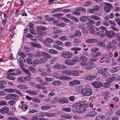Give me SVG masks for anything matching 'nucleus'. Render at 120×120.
I'll use <instances>...</instances> for the list:
<instances>
[{"instance_id": "1", "label": "nucleus", "mask_w": 120, "mask_h": 120, "mask_svg": "<svg viewBox=\"0 0 120 120\" xmlns=\"http://www.w3.org/2000/svg\"><path fill=\"white\" fill-rule=\"evenodd\" d=\"M116 74H113L112 76L106 79V81L108 83L105 82L102 84L103 86L105 88H107L110 86V84L109 83L113 82L116 79Z\"/></svg>"}, {"instance_id": "2", "label": "nucleus", "mask_w": 120, "mask_h": 120, "mask_svg": "<svg viewBox=\"0 0 120 120\" xmlns=\"http://www.w3.org/2000/svg\"><path fill=\"white\" fill-rule=\"evenodd\" d=\"M37 31L38 33L41 36L45 35L47 33L45 31L47 30L46 27L42 26H38L36 27Z\"/></svg>"}, {"instance_id": "3", "label": "nucleus", "mask_w": 120, "mask_h": 120, "mask_svg": "<svg viewBox=\"0 0 120 120\" xmlns=\"http://www.w3.org/2000/svg\"><path fill=\"white\" fill-rule=\"evenodd\" d=\"M86 106L85 104V103L83 102H81L79 103H77L74 104L73 105V107L75 109L77 110L80 109L82 110L83 111H85L86 110L85 108Z\"/></svg>"}, {"instance_id": "4", "label": "nucleus", "mask_w": 120, "mask_h": 120, "mask_svg": "<svg viewBox=\"0 0 120 120\" xmlns=\"http://www.w3.org/2000/svg\"><path fill=\"white\" fill-rule=\"evenodd\" d=\"M108 69L107 68H101L98 69L97 72L101 74L103 77L106 78L109 76V73L107 72Z\"/></svg>"}, {"instance_id": "5", "label": "nucleus", "mask_w": 120, "mask_h": 120, "mask_svg": "<svg viewBox=\"0 0 120 120\" xmlns=\"http://www.w3.org/2000/svg\"><path fill=\"white\" fill-rule=\"evenodd\" d=\"M81 92L83 96H90L92 95L93 93L91 88H82L81 90Z\"/></svg>"}, {"instance_id": "6", "label": "nucleus", "mask_w": 120, "mask_h": 120, "mask_svg": "<svg viewBox=\"0 0 120 120\" xmlns=\"http://www.w3.org/2000/svg\"><path fill=\"white\" fill-rule=\"evenodd\" d=\"M63 73L68 75H70L77 76L79 75V72L77 70H75L73 71H71L67 69L64 71Z\"/></svg>"}, {"instance_id": "7", "label": "nucleus", "mask_w": 120, "mask_h": 120, "mask_svg": "<svg viewBox=\"0 0 120 120\" xmlns=\"http://www.w3.org/2000/svg\"><path fill=\"white\" fill-rule=\"evenodd\" d=\"M80 64L82 66H85L88 64L87 57L83 55L79 57Z\"/></svg>"}, {"instance_id": "8", "label": "nucleus", "mask_w": 120, "mask_h": 120, "mask_svg": "<svg viewBox=\"0 0 120 120\" xmlns=\"http://www.w3.org/2000/svg\"><path fill=\"white\" fill-rule=\"evenodd\" d=\"M105 5L104 7V10L107 13H109L111 9L113 8V7L112 5L109 3H105Z\"/></svg>"}, {"instance_id": "9", "label": "nucleus", "mask_w": 120, "mask_h": 120, "mask_svg": "<svg viewBox=\"0 0 120 120\" xmlns=\"http://www.w3.org/2000/svg\"><path fill=\"white\" fill-rule=\"evenodd\" d=\"M61 55L62 57L66 58H69L73 56L72 53L68 51L62 53Z\"/></svg>"}, {"instance_id": "10", "label": "nucleus", "mask_w": 120, "mask_h": 120, "mask_svg": "<svg viewBox=\"0 0 120 120\" xmlns=\"http://www.w3.org/2000/svg\"><path fill=\"white\" fill-rule=\"evenodd\" d=\"M99 9L98 6L96 5L92 9H88L87 11L90 13H95L98 11Z\"/></svg>"}, {"instance_id": "11", "label": "nucleus", "mask_w": 120, "mask_h": 120, "mask_svg": "<svg viewBox=\"0 0 120 120\" xmlns=\"http://www.w3.org/2000/svg\"><path fill=\"white\" fill-rule=\"evenodd\" d=\"M58 101L60 103L66 104L69 103V100L67 98L63 97L59 98L58 99Z\"/></svg>"}, {"instance_id": "12", "label": "nucleus", "mask_w": 120, "mask_h": 120, "mask_svg": "<svg viewBox=\"0 0 120 120\" xmlns=\"http://www.w3.org/2000/svg\"><path fill=\"white\" fill-rule=\"evenodd\" d=\"M105 33L106 36L110 38L113 37L116 34V33L112 30H106Z\"/></svg>"}, {"instance_id": "13", "label": "nucleus", "mask_w": 120, "mask_h": 120, "mask_svg": "<svg viewBox=\"0 0 120 120\" xmlns=\"http://www.w3.org/2000/svg\"><path fill=\"white\" fill-rule=\"evenodd\" d=\"M70 50L74 54H77L79 51L81 50V48L80 47H73L71 48Z\"/></svg>"}, {"instance_id": "14", "label": "nucleus", "mask_w": 120, "mask_h": 120, "mask_svg": "<svg viewBox=\"0 0 120 120\" xmlns=\"http://www.w3.org/2000/svg\"><path fill=\"white\" fill-rule=\"evenodd\" d=\"M9 111V108L7 106L4 107L0 109V113L3 114L8 113Z\"/></svg>"}, {"instance_id": "15", "label": "nucleus", "mask_w": 120, "mask_h": 120, "mask_svg": "<svg viewBox=\"0 0 120 120\" xmlns=\"http://www.w3.org/2000/svg\"><path fill=\"white\" fill-rule=\"evenodd\" d=\"M100 14L99 13H97L95 14L91 15L90 18L94 20H98L101 19L100 17H98L100 16Z\"/></svg>"}, {"instance_id": "16", "label": "nucleus", "mask_w": 120, "mask_h": 120, "mask_svg": "<svg viewBox=\"0 0 120 120\" xmlns=\"http://www.w3.org/2000/svg\"><path fill=\"white\" fill-rule=\"evenodd\" d=\"M109 23L111 25V27L112 30L116 31H118L119 30V29L118 28L116 27V24L114 22L110 21Z\"/></svg>"}, {"instance_id": "17", "label": "nucleus", "mask_w": 120, "mask_h": 120, "mask_svg": "<svg viewBox=\"0 0 120 120\" xmlns=\"http://www.w3.org/2000/svg\"><path fill=\"white\" fill-rule=\"evenodd\" d=\"M96 78V76L95 75H88L86 76L85 79L87 80H91L95 79Z\"/></svg>"}, {"instance_id": "18", "label": "nucleus", "mask_w": 120, "mask_h": 120, "mask_svg": "<svg viewBox=\"0 0 120 120\" xmlns=\"http://www.w3.org/2000/svg\"><path fill=\"white\" fill-rule=\"evenodd\" d=\"M96 67V65L94 64L90 63L86 66L85 68L86 69L90 70L95 68Z\"/></svg>"}, {"instance_id": "19", "label": "nucleus", "mask_w": 120, "mask_h": 120, "mask_svg": "<svg viewBox=\"0 0 120 120\" xmlns=\"http://www.w3.org/2000/svg\"><path fill=\"white\" fill-rule=\"evenodd\" d=\"M80 82L79 81L75 80L70 82H69V84L70 86H73L80 84Z\"/></svg>"}, {"instance_id": "20", "label": "nucleus", "mask_w": 120, "mask_h": 120, "mask_svg": "<svg viewBox=\"0 0 120 120\" xmlns=\"http://www.w3.org/2000/svg\"><path fill=\"white\" fill-rule=\"evenodd\" d=\"M92 85L95 88H98L101 86V85L99 82L95 81L92 82Z\"/></svg>"}, {"instance_id": "21", "label": "nucleus", "mask_w": 120, "mask_h": 120, "mask_svg": "<svg viewBox=\"0 0 120 120\" xmlns=\"http://www.w3.org/2000/svg\"><path fill=\"white\" fill-rule=\"evenodd\" d=\"M97 114V112L93 111L87 113L86 115V116L88 117H92L95 116Z\"/></svg>"}, {"instance_id": "22", "label": "nucleus", "mask_w": 120, "mask_h": 120, "mask_svg": "<svg viewBox=\"0 0 120 120\" xmlns=\"http://www.w3.org/2000/svg\"><path fill=\"white\" fill-rule=\"evenodd\" d=\"M43 52H41L38 50L34 54V55L37 58H38L41 56H42Z\"/></svg>"}, {"instance_id": "23", "label": "nucleus", "mask_w": 120, "mask_h": 120, "mask_svg": "<svg viewBox=\"0 0 120 120\" xmlns=\"http://www.w3.org/2000/svg\"><path fill=\"white\" fill-rule=\"evenodd\" d=\"M97 39L93 38L88 39L85 40V42L88 43H94L97 42Z\"/></svg>"}, {"instance_id": "24", "label": "nucleus", "mask_w": 120, "mask_h": 120, "mask_svg": "<svg viewBox=\"0 0 120 120\" xmlns=\"http://www.w3.org/2000/svg\"><path fill=\"white\" fill-rule=\"evenodd\" d=\"M65 63L68 65H72L75 64L73 61L70 59H67L65 61Z\"/></svg>"}, {"instance_id": "25", "label": "nucleus", "mask_w": 120, "mask_h": 120, "mask_svg": "<svg viewBox=\"0 0 120 120\" xmlns=\"http://www.w3.org/2000/svg\"><path fill=\"white\" fill-rule=\"evenodd\" d=\"M15 69H10L7 72V75H11L12 76H16L17 75V74L14 73H11V72H13L15 70Z\"/></svg>"}, {"instance_id": "26", "label": "nucleus", "mask_w": 120, "mask_h": 120, "mask_svg": "<svg viewBox=\"0 0 120 120\" xmlns=\"http://www.w3.org/2000/svg\"><path fill=\"white\" fill-rule=\"evenodd\" d=\"M119 69V67L116 66L111 68L110 70V71L111 73L116 72H117Z\"/></svg>"}, {"instance_id": "27", "label": "nucleus", "mask_w": 120, "mask_h": 120, "mask_svg": "<svg viewBox=\"0 0 120 120\" xmlns=\"http://www.w3.org/2000/svg\"><path fill=\"white\" fill-rule=\"evenodd\" d=\"M75 9L76 11H82L84 13H85L86 12V9L82 7H75Z\"/></svg>"}, {"instance_id": "28", "label": "nucleus", "mask_w": 120, "mask_h": 120, "mask_svg": "<svg viewBox=\"0 0 120 120\" xmlns=\"http://www.w3.org/2000/svg\"><path fill=\"white\" fill-rule=\"evenodd\" d=\"M61 83V82L60 81L56 80L54 81L51 83L52 85L54 86H56L60 85Z\"/></svg>"}, {"instance_id": "29", "label": "nucleus", "mask_w": 120, "mask_h": 120, "mask_svg": "<svg viewBox=\"0 0 120 120\" xmlns=\"http://www.w3.org/2000/svg\"><path fill=\"white\" fill-rule=\"evenodd\" d=\"M82 16L79 18L80 20L82 22H85L88 18L87 16Z\"/></svg>"}, {"instance_id": "30", "label": "nucleus", "mask_w": 120, "mask_h": 120, "mask_svg": "<svg viewBox=\"0 0 120 120\" xmlns=\"http://www.w3.org/2000/svg\"><path fill=\"white\" fill-rule=\"evenodd\" d=\"M74 33L75 36L79 37L81 35V31L79 30H76L74 31Z\"/></svg>"}, {"instance_id": "31", "label": "nucleus", "mask_w": 120, "mask_h": 120, "mask_svg": "<svg viewBox=\"0 0 120 120\" xmlns=\"http://www.w3.org/2000/svg\"><path fill=\"white\" fill-rule=\"evenodd\" d=\"M26 91L27 93L31 94L36 95L38 94V93L37 92L30 90H26Z\"/></svg>"}, {"instance_id": "32", "label": "nucleus", "mask_w": 120, "mask_h": 120, "mask_svg": "<svg viewBox=\"0 0 120 120\" xmlns=\"http://www.w3.org/2000/svg\"><path fill=\"white\" fill-rule=\"evenodd\" d=\"M90 33L93 35H95L97 32H96L94 30L92 27L88 28Z\"/></svg>"}, {"instance_id": "33", "label": "nucleus", "mask_w": 120, "mask_h": 120, "mask_svg": "<svg viewBox=\"0 0 120 120\" xmlns=\"http://www.w3.org/2000/svg\"><path fill=\"white\" fill-rule=\"evenodd\" d=\"M58 78L59 79L63 80H66L69 79V77L64 76H59Z\"/></svg>"}, {"instance_id": "34", "label": "nucleus", "mask_w": 120, "mask_h": 120, "mask_svg": "<svg viewBox=\"0 0 120 120\" xmlns=\"http://www.w3.org/2000/svg\"><path fill=\"white\" fill-rule=\"evenodd\" d=\"M35 79L39 83H40L42 84L43 81L42 79L40 77H36Z\"/></svg>"}, {"instance_id": "35", "label": "nucleus", "mask_w": 120, "mask_h": 120, "mask_svg": "<svg viewBox=\"0 0 120 120\" xmlns=\"http://www.w3.org/2000/svg\"><path fill=\"white\" fill-rule=\"evenodd\" d=\"M30 44L33 46L37 47L38 48H40L41 46V45L39 44L34 43L33 42H31Z\"/></svg>"}, {"instance_id": "36", "label": "nucleus", "mask_w": 120, "mask_h": 120, "mask_svg": "<svg viewBox=\"0 0 120 120\" xmlns=\"http://www.w3.org/2000/svg\"><path fill=\"white\" fill-rule=\"evenodd\" d=\"M17 88H20L23 90H26L28 88L26 86L22 85H19L17 86Z\"/></svg>"}, {"instance_id": "37", "label": "nucleus", "mask_w": 120, "mask_h": 120, "mask_svg": "<svg viewBox=\"0 0 120 120\" xmlns=\"http://www.w3.org/2000/svg\"><path fill=\"white\" fill-rule=\"evenodd\" d=\"M60 116L62 117L67 119H70L72 117L71 116H69L66 114H62Z\"/></svg>"}, {"instance_id": "38", "label": "nucleus", "mask_w": 120, "mask_h": 120, "mask_svg": "<svg viewBox=\"0 0 120 120\" xmlns=\"http://www.w3.org/2000/svg\"><path fill=\"white\" fill-rule=\"evenodd\" d=\"M66 26V24L64 22H59L57 24V26L60 27H64Z\"/></svg>"}, {"instance_id": "39", "label": "nucleus", "mask_w": 120, "mask_h": 120, "mask_svg": "<svg viewBox=\"0 0 120 120\" xmlns=\"http://www.w3.org/2000/svg\"><path fill=\"white\" fill-rule=\"evenodd\" d=\"M50 108L51 107L50 106L47 105L42 106L41 107V109L44 110H47Z\"/></svg>"}, {"instance_id": "40", "label": "nucleus", "mask_w": 120, "mask_h": 120, "mask_svg": "<svg viewBox=\"0 0 120 120\" xmlns=\"http://www.w3.org/2000/svg\"><path fill=\"white\" fill-rule=\"evenodd\" d=\"M20 108L23 111H25L28 109V106L25 104L22 105Z\"/></svg>"}, {"instance_id": "41", "label": "nucleus", "mask_w": 120, "mask_h": 120, "mask_svg": "<svg viewBox=\"0 0 120 120\" xmlns=\"http://www.w3.org/2000/svg\"><path fill=\"white\" fill-rule=\"evenodd\" d=\"M105 118L104 116L103 115H100L97 116L95 118V120H103Z\"/></svg>"}, {"instance_id": "42", "label": "nucleus", "mask_w": 120, "mask_h": 120, "mask_svg": "<svg viewBox=\"0 0 120 120\" xmlns=\"http://www.w3.org/2000/svg\"><path fill=\"white\" fill-rule=\"evenodd\" d=\"M97 44L99 46L102 47H105L106 45L103 42L100 41L97 42Z\"/></svg>"}, {"instance_id": "43", "label": "nucleus", "mask_w": 120, "mask_h": 120, "mask_svg": "<svg viewBox=\"0 0 120 120\" xmlns=\"http://www.w3.org/2000/svg\"><path fill=\"white\" fill-rule=\"evenodd\" d=\"M106 114L108 116L112 115L113 113V112L110 109H108L106 112Z\"/></svg>"}, {"instance_id": "44", "label": "nucleus", "mask_w": 120, "mask_h": 120, "mask_svg": "<svg viewBox=\"0 0 120 120\" xmlns=\"http://www.w3.org/2000/svg\"><path fill=\"white\" fill-rule=\"evenodd\" d=\"M72 61H73L74 62H77L79 61L80 59L79 57L75 56L73 57L72 59Z\"/></svg>"}, {"instance_id": "45", "label": "nucleus", "mask_w": 120, "mask_h": 120, "mask_svg": "<svg viewBox=\"0 0 120 120\" xmlns=\"http://www.w3.org/2000/svg\"><path fill=\"white\" fill-rule=\"evenodd\" d=\"M49 52L52 54H56L58 53V51L53 49H50L49 50Z\"/></svg>"}, {"instance_id": "46", "label": "nucleus", "mask_w": 120, "mask_h": 120, "mask_svg": "<svg viewBox=\"0 0 120 120\" xmlns=\"http://www.w3.org/2000/svg\"><path fill=\"white\" fill-rule=\"evenodd\" d=\"M62 31V30L56 28L55 30L53 31V32L54 34H56L57 33H60Z\"/></svg>"}, {"instance_id": "47", "label": "nucleus", "mask_w": 120, "mask_h": 120, "mask_svg": "<svg viewBox=\"0 0 120 120\" xmlns=\"http://www.w3.org/2000/svg\"><path fill=\"white\" fill-rule=\"evenodd\" d=\"M74 16L72 15L70 13H68L66 15V17L67 18H69L71 19H72L74 17Z\"/></svg>"}, {"instance_id": "48", "label": "nucleus", "mask_w": 120, "mask_h": 120, "mask_svg": "<svg viewBox=\"0 0 120 120\" xmlns=\"http://www.w3.org/2000/svg\"><path fill=\"white\" fill-rule=\"evenodd\" d=\"M44 79L46 81L48 82H50L54 80V78H52L45 77Z\"/></svg>"}, {"instance_id": "49", "label": "nucleus", "mask_w": 120, "mask_h": 120, "mask_svg": "<svg viewBox=\"0 0 120 120\" xmlns=\"http://www.w3.org/2000/svg\"><path fill=\"white\" fill-rule=\"evenodd\" d=\"M32 100L34 102L40 103L41 102L40 100L37 98H34L32 99Z\"/></svg>"}, {"instance_id": "50", "label": "nucleus", "mask_w": 120, "mask_h": 120, "mask_svg": "<svg viewBox=\"0 0 120 120\" xmlns=\"http://www.w3.org/2000/svg\"><path fill=\"white\" fill-rule=\"evenodd\" d=\"M43 56L48 59H50L51 57V56L49 55L44 52H43Z\"/></svg>"}, {"instance_id": "51", "label": "nucleus", "mask_w": 120, "mask_h": 120, "mask_svg": "<svg viewBox=\"0 0 120 120\" xmlns=\"http://www.w3.org/2000/svg\"><path fill=\"white\" fill-rule=\"evenodd\" d=\"M5 91L8 92H14L15 90L14 89L9 88L6 89Z\"/></svg>"}, {"instance_id": "52", "label": "nucleus", "mask_w": 120, "mask_h": 120, "mask_svg": "<svg viewBox=\"0 0 120 120\" xmlns=\"http://www.w3.org/2000/svg\"><path fill=\"white\" fill-rule=\"evenodd\" d=\"M62 110L63 111L66 112H69L71 111V109L70 108H62Z\"/></svg>"}, {"instance_id": "53", "label": "nucleus", "mask_w": 120, "mask_h": 120, "mask_svg": "<svg viewBox=\"0 0 120 120\" xmlns=\"http://www.w3.org/2000/svg\"><path fill=\"white\" fill-rule=\"evenodd\" d=\"M55 90H53L50 92L48 95V96L49 97H50L54 95L55 94Z\"/></svg>"}, {"instance_id": "54", "label": "nucleus", "mask_w": 120, "mask_h": 120, "mask_svg": "<svg viewBox=\"0 0 120 120\" xmlns=\"http://www.w3.org/2000/svg\"><path fill=\"white\" fill-rule=\"evenodd\" d=\"M29 31L30 33L34 35L37 34V32L33 28L29 29Z\"/></svg>"}, {"instance_id": "55", "label": "nucleus", "mask_w": 120, "mask_h": 120, "mask_svg": "<svg viewBox=\"0 0 120 120\" xmlns=\"http://www.w3.org/2000/svg\"><path fill=\"white\" fill-rule=\"evenodd\" d=\"M58 100L57 98L56 97L52 99L51 101V102L52 103L55 104L57 102Z\"/></svg>"}, {"instance_id": "56", "label": "nucleus", "mask_w": 120, "mask_h": 120, "mask_svg": "<svg viewBox=\"0 0 120 120\" xmlns=\"http://www.w3.org/2000/svg\"><path fill=\"white\" fill-rule=\"evenodd\" d=\"M61 19L63 20L65 22H66L68 23L70 22V20L66 18L62 17L61 18Z\"/></svg>"}, {"instance_id": "57", "label": "nucleus", "mask_w": 120, "mask_h": 120, "mask_svg": "<svg viewBox=\"0 0 120 120\" xmlns=\"http://www.w3.org/2000/svg\"><path fill=\"white\" fill-rule=\"evenodd\" d=\"M39 60L37 59H35L32 62V64L36 65L39 63Z\"/></svg>"}, {"instance_id": "58", "label": "nucleus", "mask_w": 120, "mask_h": 120, "mask_svg": "<svg viewBox=\"0 0 120 120\" xmlns=\"http://www.w3.org/2000/svg\"><path fill=\"white\" fill-rule=\"evenodd\" d=\"M36 87L39 89L42 90L44 88V86L43 85H36Z\"/></svg>"}, {"instance_id": "59", "label": "nucleus", "mask_w": 120, "mask_h": 120, "mask_svg": "<svg viewBox=\"0 0 120 120\" xmlns=\"http://www.w3.org/2000/svg\"><path fill=\"white\" fill-rule=\"evenodd\" d=\"M8 104L11 105H14L16 102L14 100H11L9 101L8 102Z\"/></svg>"}, {"instance_id": "60", "label": "nucleus", "mask_w": 120, "mask_h": 120, "mask_svg": "<svg viewBox=\"0 0 120 120\" xmlns=\"http://www.w3.org/2000/svg\"><path fill=\"white\" fill-rule=\"evenodd\" d=\"M78 11H73L72 12V13L75 15H79L80 14V12Z\"/></svg>"}, {"instance_id": "61", "label": "nucleus", "mask_w": 120, "mask_h": 120, "mask_svg": "<svg viewBox=\"0 0 120 120\" xmlns=\"http://www.w3.org/2000/svg\"><path fill=\"white\" fill-rule=\"evenodd\" d=\"M7 104V103L5 101L3 100L0 101V106L6 105Z\"/></svg>"}, {"instance_id": "62", "label": "nucleus", "mask_w": 120, "mask_h": 120, "mask_svg": "<svg viewBox=\"0 0 120 120\" xmlns=\"http://www.w3.org/2000/svg\"><path fill=\"white\" fill-rule=\"evenodd\" d=\"M73 42L75 44H78L81 42V41L79 39L75 38Z\"/></svg>"}, {"instance_id": "63", "label": "nucleus", "mask_w": 120, "mask_h": 120, "mask_svg": "<svg viewBox=\"0 0 120 120\" xmlns=\"http://www.w3.org/2000/svg\"><path fill=\"white\" fill-rule=\"evenodd\" d=\"M90 61L94 62L98 60V58L92 56V57L90 58Z\"/></svg>"}, {"instance_id": "64", "label": "nucleus", "mask_w": 120, "mask_h": 120, "mask_svg": "<svg viewBox=\"0 0 120 120\" xmlns=\"http://www.w3.org/2000/svg\"><path fill=\"white\" fill-rule=\"evenodd\" d=\"M11 75H7L6 76V77L8 79L10 80H15V77L13 76H11Z\"/></svg>"}]
</instances>
